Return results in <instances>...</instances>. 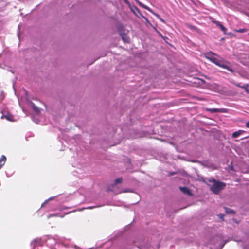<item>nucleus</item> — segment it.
I'll use <instances>...</instances> for the list:
<instances>
[{
	"mask_svg": "<svg viewBox=\"0 0 249 249\" xmlns=\"http://www.w3.org/2000/svg\"><path fill=\"white\" fill-rule=\"evenodd\" d=\"M209 182L210 183L208 185L210 186L211 190L215 194H217L225 186V183L216 181L213 178L209 179Z\"/></svg>",
	"mask_w": 249,
	"mask_h": 249,
	"instance_id": "obj_1",
	"label": "nucleus"
},
{
	"mask_svg": "<svg viewBox=\"0 0 249 249\" xmlns=\"http://www.w3.org/2000/svg\"><path fill=\"white\" fill-rule=\"evenodd\" d=\"M122 181V178H121L116 179L115 180V183L112 184L111 186L109 187L108 190L115 194H119L121 193L122 191L117 188V184L121 183Z\"/></svg>",
	"mask_w": 249,
	"mask_h": 249,
	"instance_id": "obj_2",
	"label": "nucleus"
},
{
	"mask_svg": "<svg viewBox=\"0 0 249 249\" xmlns=\"http://www.w3.org/2000/svg\"><path fill=\"white\" fill-rule=\"evenodd\" d=\"M215 55L216 54L214 53H213L212 52H210V53H208L207 54V55L206 56V58L207 59L211 61L213 63L215 64L216 65L218 66V65H219V64L220 63L221 61L218 60L217 58L212 56V55Z\"/></svg>",
	"mask_w": 249,
	"mask_h": 249,
	"instance_id": "obj_3",
	"label": "nucleus"
},
{
	"mask_svg": "<svg viewBox=\"0 0 249 249\" xmlns=\"http://www.w3.org/2000/svg\"><path fill=\"white\" fill-rule=\"evenodd\" d=\"M179 189L184 194H187L189 196L192 195L191 192H190L189 188L187 187H180Z\"/></svg>",
	"mask_w": 249,
	"mask_h": 249,
	"instance_id": "obj_4",
	"label": "nucleus"
},
{
	"mask_svg": "<svg viewBox=\"0 0 249 249\" xmlns=\"http://www.w3.org/2000/svg\"><path fill=\"white\" fill-rule=\"evenodd\" d=\"M207 110L211 113L225 112L224 109L219 108H208Z\"/></svg>",
	"mask_w": 249,
	"mask_h": 249,
	"instance_id": "obj_5",
	"label": "nucleus"
},
{
	"mask_svg": "<svg viewBox=\"0 0 249 249\" xmlns=\"http://www.w3.org/2000/svg\"><path fill=\"white\" fill-rule=\"evenodd\" d=\"M3 116L8 121H15L14 116L9 113L4 114Z\"/></svg>",
	"mask_w": 249,
	"mask_h": 249,
	"instance_id": "obj_6",
	"label": "nucleus"
},
{
	"mask_svg": "<svg viewBox=\"0 0 249 249\" xmlns=\"http://www.w3.org/2000/svg\"><path fill=\"white\" fill-rule=\"evenodd\" d=\"M219 64V65H218V66H219V67H220L221 68L226 69H227V70H228L229 71H230L231 72H233V71L232 70V69H231L230 67H229L228 66H227L226 65H225L221 61V62H220V63Z\"/></svg>",
	"mask_w": 249,
	"mask_h": 249,
	"instance_id": "obj_7",
	"label": "nucleus"
},
{
	"mask_svg": "<svg viewBox=\"0 0 249 249\" xmlns=\"http://www.w3.org/2000/svg\"><path fill=\"white\" fill-rule=\"evenodd\" d=\"M136 2H137V3L140 5L141 6V7H143V8H144L145 9H146L148 11H149V12H150L151 13L152 12V10L150 8H149L147 6L143 4V3H142V2H141L140 1H139L138 0H135Z\"/></svg>",
	"mask_w": 249,
	"mask_h": 249,
	"instance_id": "obj_8",
	"label": "nucleus"
},
{
	"mask_svg": "<svg viewBox=\"0 0 249 249\" xmlns=\"http://www.w3.org/2000/svg\"><path fill=\"white\" fill-rule=\"evenodd\" d=\"M243 131L242 130H238L237 131L234 132L232 134V137L233 138H237L240 135L242 134Z\"/></svg>",
	"mask_w": 249,
	"mask_h": 249,
	"instance_id": "obj_9",
	"label": "nucleus"
},
{
	"mask_svg": "<svg viewBox=\"0 0 249 249\" xmlns=\"http://www.w3.org/2000/svg\"><path fill=\"white\" fill-rule=\"evenodd\" d=\"M237 86L244 89L247 93H249V86L248 84H244L243 86H240L238 85Z\"/></svg>",
	"mask_w": 249,
	"mask_h": 249,
	"instance_id": "obj_10",
	"label": "nucleus"
},
{
	"mask_svg": "<svg viewBox=\"0 0 249 249\" xmlns=\"http://www.w3.org/2000/svg\"><path fill=\"white\" fill-rule=\"evenodd\" d=\"M31 106L33 109L36 112L37 114H38L40 113L39 108L36 106L34 103H31Z\"/></svg>",
	"mask_w": 249,
	"mask_h": 249,
	"instance_id": "obj_11",
	"label": "nucleus"
},
{
	"mask_svg": "<svg viewBox=\"0 0 249 249\" xmlns=\"http://www.w3.org/2000/svg\"><path fill=\"white\" fill-rule=\"evenodd\" d=\"M135 10L136 11L140 14V15L146 21V22L147 23H150L148 19L146 18L144 16H143L140 12V10H139V9L137 7H135Z\"/></svg>",
	"mask_w": 249,
	"mask_h": 249,
	"instance_id": "obj_12",
	"label": "nucleus"
},
{
	"mask_svg": "<svg viewBox=\"0 0 249 249\" xmlns=\"http://www.w3.org/2000/svg\"><path fill=\"white\" fill-rule=\"evenodd\" d=\"M6 160V157L4 155H2L0 158V164L3 163V164H4Z\"/></svg>",
	"mask_w": 249,
	"mask_h": 249,
	"instance_id": "obj_13",
	"label": "nucleus"
},
{
	"mask_svg": "<svg viewBox=\"0 0 249 249\" xmlns=\"http://www.w3.org/2000/svg\"><path fill=\"white\" fill-rule=\"evenodd\" d=\"M220 28L221 30L224 33H225L226 31H227V29L223 25H222L221 24H220L219 26H218Z\"/></svg>",
	"mask_w": 249,
	"mask_h": 249,
	"instance_id": "obj_14",
	"label": "nucleus"
},
{
	"mask_svg": "<svg viewBox=\"0 0 249 249\" xmlns=\"http://www.w3.org/2000/svg\"><path fill=\"white\" fill-rule=\"evenodd\" d=\"M220 28L221 30L224 33H225L226 31H227V29L223 25H222L221 24H220L219 26H218Z\"/></svg>",
	"mask_w": 249,
	"mask_h": 249,
	"instance_id": "obj_15",
	"label": "nucleus"
},
{
	"mask_svg": "<svg viewBox=\"0 0 249 249\" xmlns=\"http://www.w3.org/2000/svg\"><path fill=\"white\" fill-rule=\"evenodd\" d=\"M226 213H230V214H233L234 213V212L233 210L232 209H226Z\"/></svg>",
	"mask_w": 249,
	"mask_h": 249,
	"instance_id": "obj_16",
	"label": "nucleus"
},
{
	"mask_svg": "<svg viewBox=\"0 0 249 249\" xmlns=\"http://www.w3.org/2000/svg\"><path fill=\"white\" fill-rule=\"evenodd\" d=\"M236 31L239 33H244L246 31V30L245 29H240Z\"/></svg>",
	"mask_w": 249,
	"mask_h": 249,
	"instance_id": "obj_17",
	"label": "nucleus"
},
{
	"mask_svg": "<svg viewBox=\"0 0 249 249\" xmlns=\"http://www.w3.org/2000/svg\"><path fill=\"white\" fill-rule=\"evenodd\" d=\"M40 248L39 249L37 248V249H51L50 248H48V247H47L46 246V247H43V246H42V245H40Z\"/></svg>",
	"mask_w": 249,
	"mask_h": 249,
	"instance_id": "obj_18",
	"label": "nucleus"
},
{
	"mask_svg": "<svg viewBox=\"0 0 249 249\" xmlns=\"http://www.w3.org/2000/svg\"><path fill=\"white\" fill-rule=\"evenodd\" d=\"M154 15H155L157 18L158 19H160V16L158 14H156L155 13H154L153 11H152V12H151Z\"/></svg>",
	"mask_w": 249,
	"mask_h": 249,
	"instance_id": "obj_19",
	"label": "nucleus"
},
{
	"mask_svg": "<svg viewBox=\"0 0 249 249\" xmlns=\"http://www.w3.org/2000/svg\"><path fill=\"white\" fill-rule=\"evenodd\" d=\"M214 24L216 26H218L221 24V23L219 21H216L214 22Z\"/></svg>",
	"mask_w": 249,
	"mask_h": 249,
	"instance_id": "obj_20",
	"label": "nucleus"
},
{
	"mask_svg": "<svg viewBox=\"0 0 249 249\" xmlns=\"http://www.w3.org/2000/svg\"><path fill=\"white\" fill-rule=\"evenodd\" d=\"M246 126L247 128H249V121L246 123Z\"/></svg>",
	"mask_w": 249,
	"mask_h": 249,
	"instance_id": "obj_21",
	"label": "nucleus"
},
{
	"mask_svg": "<svg viewBox=\"0 0 249 249\" xmlns=\"http://www.w3.org/2000/svg\"><path fill=\"white\" fill-rule=\"evenodd\" d=\"M159 20H160L163 23H165V20L161 18L159 19Z\"/></svg>",
	"mask_w": 249,
	"mask_h": 249,
	"instance_id": "obj_22",
	"label": "nucleus"
},
{
	"mask_svg": "<svg viewBox=\"0 0 249 249\" xmlns=\"http://www.w3.org/2000/svg\"><path fill=\"white\" fill-rule=\"evenodd\" d=\"M123 0L124 1V2L125 3L127 4H129V1H128V0Z\"/></svg>",
	"mask_w": 249,
	"mask_h": 249,
	"instance_id": "obj_23",
	"label": "nucleus"
},
{
	"mask_svg": "<svg viewBox=\"0 0 249 249\" xmlns=\"http://www.w3.org/2000/svg\"><path fill=\"white\" fill-rule=\"evenodd\" d=\"M225 243L222 244L221 245H220V249H221L224 246Z\"/></svg>",
	"mask_w": 249,
	"mask_h": 249,
	"instance_id": "obj_24",
	"label": "nucleus"
},
{
	"mask_svg": "<svg viewBox=\"0 0 249 249\" xmlns=\"http://www.w3.org/2000/svg\"><path fill=\"white\" fill-rule=\"evenodd\" d=\"M129 190L128 189H125L124 191H123L124 192H128Z\"/></svg>",
	"mask_w": 249,
	"mask_h": 249,
	"instance_id": "obj_25",
	"label": "nucleus"
},
{
	"mask_svg": "<svg viewBox=\"0 0 249 249\" xmlns=\"http://www.w3.org/2000/svg\"><path fill=\"white\" fill-rule=\"evenodd\" d=\"M3 163L0 164V169L1 168V167L3 165Z\"/></svg>",
	"mask_w": 249,
	"mask_h": 249,
	"instance_id": "obj_26",
	"label": "nucleus"
},
{
	"mask_svg": "<svg viewBox=\"0 0 249 249\" xmlns=\"http://www.w3.org/2000/svg\"><path fill=\"white\" fill-rule=\"evenodd\" d=\"M48 202V200H46V201L44 202V203L43 204H42V207L43 206V205H44L45 203H46V202Z\"/></svg>",
	"mask_w": 249,
	"mask_h": 249,
	"instance_id": "obj_27",
	"label": "nucleus"
},
{
	"mask_svg": "<svg viewBox=\"0 0 249 249\" xmlns=\"http://www.w3.org/2000/svg\"><path fill=\"white\" fill-rule=\"evenodd\" d=\"M216 21V20L213 19V20H212V22L213 23H214V22Z\"/></svg>",
	"mask_w": 249,
	"mask_h": 249,
	"instance_id": "obj_28",
	"label": "nucleus"
},
{
	"mask_svg": "<svg viewBox=\"0 0 249 249\" xmlns=\"http://www.w3.org/2000/svg\"><path fill=\"white\" fill-rule=\"evenodd\" d=\"M134 13L135 14V15L139 17V16L137 15V14L134 11Z\"/></svg>",
	"mask_w": 249,
	"mask_h": 249,
	"instance_id": "obj_29",
	"label": "nucleus"
},
{
	"mask_svg": "<svg viewBox=\"0 0 249 249\" xmlns=\"http://www.w3.org/2000/svg\"><path fill=\"white\" fill-rule=\"evenodd\" d=\"M122 38H123V39L124 40V41H125V38H124V37H122Z\"/></svg>",
	"mask_w": 249,
	"mask_h": 249,
	"instance_id": "obj_30",
	"label": "nucleus"
},
{
	"mask_svg": "<svg viewBox=\"0 0 249 249\" xmlns=\"http://www.w3.org/2000/svg\"><path fill=\"white\" fill-rule=\"evenodd\" d=\"M36 123H38V121L37 120L34 121Z\"/></svg>",
	"mask_w": 249,
	"mask_h": 249,
	"instance_id": "obj_31",
	"label": "nucleus"
},
{
	"mask_svg": "<svg viewBox=\"0 0 249 249\" xmlns=\"http://www.w3.org/2000/svg\"><path fill=\"white\" fill-rule=\"evenodd\" d=\"M66 209V208H61V209H60V210H64V209Z\"/></svg>",
	"mask_w": 249,
	"mask_h": 249,
	"instance_id": "obj_32",
	"label": "nucleus"
},
{
	"mask_svg": "<svg viewBox=\"0 0 249 249\" xmlns=\"http://www.w3.org/2000/svg\"><path fill=\"white\" fill-rule=\"evenodd\" d=\"M94 207H95V206L90 207V208H94Z\"/></svg>",
	"mask_w": 249,
	"mask_h": 249,
	"instance_id": "obj_33",
	"label": "nucleus"
},
{
	"mask_svg": "<svg viewBox=\"0 0 249 249\" xmlns=\"http://www.w3.org/2000/svg\"><path fill=\"white\" fill-rule=\"evenodd\" d=\"M125 41V42H126V41H127L126 39H125V41Z\"/></svg>",
	"mask_w": 249,
	"mask_h": 249,
	"instance_id": "obj_34",
	"label": "nucleus"
},
{
	"mask_svg": "<svg viewBox=\"0 0 249 249\" xmlns=\"http://www.w3.org/2000/svg\"><path fill=\"white\" fill-rule=\"evenodd\" d=\"M52 215H50L49 216H48V218H49L50 216H51Z\"/></svg>",
	"mask_w": 249,
	"mask_h": 249,
	"instance_id": "obj_35",
	"label": "nucleus"
}]
</instances>
